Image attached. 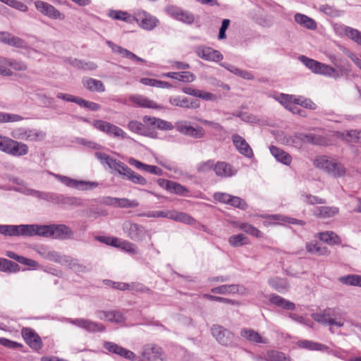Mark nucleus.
Masks as SVG:
<instances>
[{"label":"nucleus","instance_id":"14","mask_svg":"<svg viewBox=\"0 0 361 361\" xmlns=\"http://www.w3.org/2000/svg\"><path fill=\"white\" fill-rule=\"evenodd\" d=\"M22 336L25 343L33 350L38 351L42 347L41 338L36 332L30 328L22 329Z\"/></svg>","mask_w":361,"mask_h":361},{"label":"nucleus","instance_id":"6","mask_svg":"<svg viewBox=\"0 0 361 361\" xmlns=\"http://www.w3.org/2000/svg\"><path fill=\"white\" fill-rule=\"evenodd\" d=\"M92 125L95 128L110 137L123 140L128 138L127 133L123 129L109 122L102 120H94L92 122Z\"/></svg>","mask_w":361,"mask_h":361},{"label":"nucleus","instance_id":"59","mask_svg":"<svg viewBox=\"0 0 361 361\" xmlns=\"http://www.w3.org/2000/svg\"><path fill=\"white\" fill-rule=\"evenodd\" d=\"M338 281L344 285L357 286L358 274H348L343 276L338 279Z\"/></svg>","mask_w":361,"mask_h":361},{"label":"nucleus","instance_id":"51","mask_svg":"<svg viewBox=\"0 0 361 361\" xmlns=\"http://www.w3.org/2000/svg\"><path fill=\"white\" fill-rule=\"evenodd\" d=\"M343 137L348 142H361V130H348L346 133H343Z\"/></svg>","mask_w":361,"mask_h":361},{"label":"nucleus","instance_id":"39","mask_svg":"<svg viewBox=\"0 0 361 361\" xmlns=\"http://www.w3.org/2000/svg\"><path fill=\"white\" fill-rule=\"evenodd\" d=\"M319 239L329 245H340L341 238L333 231H325L319 233Z\"/></svg>","mask_w":361,"mask_h":361},{"label":"nucleus","instance_id":"12","mask_svg":"<svg viewBox=\"0 0 361 361\" xmlns=\"http://www.w3.org/2000/svg\"><path fill=\"white\" fill-rule=\"evenodd\" d=\"M68 322L90 333L102 332L105 330L103 324L87 319H68Z\"/></svg>","mask_w":361,"mask_h":361},{"label":"nucleus","instance_id":"46","mask_svg":"<svg viewBox=\"0 0 361 361\" xmlns=\"http://www.w3.org/2000/svg\"><path fill=\"white\" fill-rule=\"evenodd\" d=\"M125 179L128 180L135 184L141 185H145L147 183V180L144 177L135 173L131 169H130L128 173H126Z\"/></svg>","mask_w":361,"mask_h":361},{"label":"nucleus","instance_id":"13","mask_svg":"<svg viewBox=\"0 0 361 361\" xmlns=\"http://www.w3.org/2000/svg\"><path fill=\"white\" fill-rule=\"evenodd\" d=\"M123 228L128 237L135 241L142 240L145 234V229L142 226L130 221L124 222Z\"/></svg>","mask_w":361,"mask_h":361},{"label":"nucleus","instance_id":"35","mask_svg":"<svg viewBox=\"0 0 361 361\" xmlns=\"http://www.w3.org/2000/svg\"><path fill=\"white\" fill-rule=\"evenodd\" d=\"M269 301L271 303L277 307H282L284 310H293L295 308V305L293 302L286 300L283 298L276 294L270 295Z\"/></svg>","mask_w":361,"mask_h":361},{"label":"nucleus","instance_id":"42","mask_svg":"<svg viewBox=\"0 0 361 361\" xmlns=\"http://www.w3.org/2000/svg\"><path fill=\"white\" fill-rule=\"evenodd\" d=\"M16 190L26 195H31L37 197L39 200H42L48 202L49 192L39 191L30 188H17Z\"/></svg>","mask_w":361,"mask_h":361},{"label":"nucleus","instance_id":"38","mask_svg":"<svg viewBox=\"0 0 361 361\" xmlns=\"http://www.w3.org/2000/svg\"><path fill=\"white\" fill-rule=\"evenodd\" d=\"M171 220L188 225H193L196 222V220L191 215L176 210H172Z\"/></svg>","mask_w":361,"mask_h":361},{"label":"nucleus","instance_id":"49","mask_svg":"<svg viewBox=\"0 0 361 361\" xmlns=\"http://www.w3.org/2000/svg\"><path fill=\"white\" fill-rule=\"evenodd\" d=\"M306 250L310 253L319 255H326L329 254L328 249L326 247H320L318 244L312 242L307 243Z\"/></svg>","mask_w":361,"mask_h":361},{"label":"nucleus","instance_id":"31","mask_svg":"<svg viewBox=\"0 0 361 361\" xmlns=\"http://www.w3.org/2000/svg\"><path fill=\"white\" fill-rule=\"evenodd\" d=\"M268 284L279 293H285L289 288V284L286 279L274 276L268 280Z\"/></svg>","mask_w":361,"mask_h":361},{"label":"nucleus","instance_id":"11","mask_svg":"<svg viewBox=\"0 0 361 361\" xmlns=\"http://www.w3.org/2000/svg\"><path fill=\"white\" fill-rule=\"evenodd\" d=\"M161 348L154 344L143 346L140 361H164Z\"/></svg>","mask_w":361,"mask_h":361},{"label":"nucleus","instance_id":"27","mask_svg":"<svg viewBox=\"0 0 361 361\" xmlns=\"http://www.w3.org/2000/svg\"><path fill=\"white\" fill-rule=\"evenodd\" d=\"M339 213V208L337 207H327V206H320L316 207L313 209L314 216L322 218V219H329L334 217Z\"/></svg>","mask_w":361,"mask_h":361},{"label":"nucleus","instance_id":"19","mask_svg":"<svg viewBox=\"0 0 361 361\" xmlns=\"http://www.w3.org/2000/svg\"><path fill=\"white\" fill-rule=\"evenodd\" d=\"M169 103L174 106L185 109H197L200 107L198 101H190L188 97L183 96L171 97L169 98Z\"/></svg>","mask_w":361,"mask_h":361},{"label":"nucleus","instance_id":"40","mask_svg":"<svg viewBox=\"0 0 361 361\" xmlns=\"http://www.w3.org/2000/svg\"><path fill=\"white\" fill-rule=\"evenodd\" d=\"M108 166L117 172L120 176H121L123 178H126V173H128V171L130 168H129L124 163L121 162L119 160H117L114 158L109 163Z\"/></svg>","mask_w":361,"mask_h":361},{"label":"nucleus","instance_id":"50","mask_svg":"<svg viewBox=\"0 0 361 361\" xmlns=\"http://www.w3.org/2000/svg\"><path fill=\"white\" fill-rule=\"evenodd\" d=\"M23 120V117L18 114H9L0 111V123H14Z\"/></svg>","mask_w":361,"mask_h":361},{"label":"nucleus","instance_id":"4","mask_svg":"<svg viewBox=\"0 0 361 361\" xmlns=\"http://www.w3.org/2000/svg\"><path fill=\"white\" fill-rule=\"evenodd\" d=\"M35 224L0 225V234L5 236H35Z\"/></svg>","mask_w":361,"mask_h":361},{"label":"nucleus","instance_id":"47","mask_svg":"<svg viewBox=\"0 0 361 361\" xmlns=\"http://www.w3.org/2000/svg\"><path fill=\"white\" fill-rule=\"evenodd\" d=\"M20 268L18 264L5 258H0V270L3 271L16 272Z\"/></svg>","mask_w":361,"mask_h":361},{"label":"nucleus","instance_id":"43","mask_svg":"<svg viewBox=\"0 0 361 361\" xmlns=\"http://www.w3.org/2000/svg\"><path fill=\"white\" fill-rule=\"evenodd\" d=\"M238 227L240 230L243 231L252 236L256 238H262L263 236L262 232L248 223H240Z\"/></svg>","mask_w":361,"mask_h":361},{"label":"nucleus","instance_id":"7","mask_svg":"<svg viewBox=\"0 0 361 361\" xmlns=\"http://www.w3.org/2000/svg\"><path fill=\"white\" fill-rule=\"evenodd\" d=\"M53 176L60 182L63 183L65 185L76 188L78 190H91L98 186V183L92 182V181H85V180H78L75 179H73L70 177L59 175V174H53Z\"/></svg>","mask_w":361,"mask_h":361},{"label":"nucleus","instance_id":"21","mask_svg":"<svg viewBox=\"0 0 361 361\" xmlns=\"http://www.w3.org/2000/svg\"><path fill=\"white\" fill-rule=\"evenodd\" d=\"M28 152L29 147L27 144L12 139L7 154L18 157L25 156Z\"/></svg>","mask_w":361,"mask_h":361},{"label":"nucleus","instance_id":"30","mask_svg":"<svg viewBox=\"0 0 361 361\" xmlns=\"http://www.w3.org/2000/svg\"><path fill=\"white\" fill-rule=\"evenodd\" d=\"M130 101L140 107L149 109L160 108L156 102L142 95H133L130 97Z\"/></svg>","mask_w":361,"mask_h":361},{"label":"nucleus","instance_id":"1","mask_svg":"<svg viewBox=\"0 0 361 361\" xmlns=\"http://www.w3.org/2000/svg\"><path fill=\"white\" fill-rule=\"evenodd\" d=\"M66 240L73 238L74 232L64 224L37 225L35 224V236Z\"/></svg>","mask_w":361,"mask_h":361},{"label":"nucleus","instance_id":"36","mask_svg":"<svg viewBox=\"0 0 361 361\" xmlns=\"http://www.w3.org/2000/svg\"><path fill=\"white\" fill-rule=\"evenodd\" d=\"M294 20L297 23L307 29L313 30L317 28L315 20L305 14L296 13L294 16Z\"/></svg>","mask_w":361,"mask_h":361},{"label":"nucleus","instance_id":"48","mask_svg":"<svg viewBox=\"0 0 361 361\" xmlns=\"http://www.w3.org/2000/svg\"><path fill=\"white\" fill-rule=\"evenodd\" d=\"M316 74H321L326 76H330V77H338V73L336 72L335 68L333 67L322 63L320 62V66L317 67V69L316 71Z\"/></svg>","mask_w":361,"mask_h":361},{"label":"nucleus","instance_id":"58","mask_svg":"<svg viewBox=\"0 0 361 361\" xmlns=\"http://www.w3.org/2000/svg\"><path fill=\"white\" fill-rule=\"evenodd\" d=\"M267 361H288L285 354L277 350L267 352Z\"/></svg>","mask_w":361,"mask_h":361},{"label":"nucleus","instance_id":"29","mask_svg":"<svg viewBox=\"0 0 361 361\" xmlns=\"http://www.w3.org/2000/svg\"><path fill=\"white\" fill-rule=\"evenodd\" d=\"M127 127L131 132L142 136H152L153 134V132L148 127L145 126L144 123L136 120L129 121Z\"/></svg>","mask_w":361,"mask_h":361},{"label":"nucleus","instance_id":"44","mask_svg":"<svg viewBox=\"0 0 361 361\" xmlns=\"http://www.w3.org/2000/svg\"><path fill=\"white\" fill-rule=\"evenodd\" d=\"M71 64L73 66L85 71H94L97 68V64L92 61H85L76 59L71 60Z\"/></svg>","mask_w":361,"mask_h":361},{"label":"nucleus","instance_id":"28","mask_svg":"<svg viewBox=\"0 0 361 361\" xmlns=\"http://www.w3.org/2000/svg\"><path fill=\"white\" fill-rule=\"evenodd\" d=\"M297 345L300 348L306 349L311 351H329V348L327 345L310 340H300L297 342Z\"/></svg>","mask_w":361,"mask_h":361},{"label":"nucleus","instance_id":"34","mask_svg":"<svg viewBox=\"0 0 361 361\" xmlns=\"http://www.w3.org/2000/svg\"><path fill=\"white\" fill-rule=\"evenodd\" d=\"M271 154L276 158V159L285 165H289L291 163L292 158L290 154L286 153L283 149L271 145L269 147Z\"/></svg>","mask_w":361,"mask_h":361},{"label":"nucleus","instance_id":"32","mask_svg":"<svg viewBox=\"0 0 361 361\" xmlns=\"http://www.w3.org/2000/svg\"><path fill=\"white\" fill-rule=\"evenodd\" d=\"M84 87L91 92H103L105 91V87L101 80L88 78L82 80Z\"/></svg>","mask_w":361,"mask_h":361},{"label":"nucleus","instance_id":"45","mask_svg":"<svg viewBox=\"0 0 361 361\" xmlns=\"http://www.w3.org/2000/svg\"><path fill=\"white\" fill-rule=\"evenodd\" d=\"M228 243L232 247H240L249 243L248 238L243 234L233 235L229 237Z\"/></svg>","mask_w":361,"mask_h":361},{"label":"nucleus","instance_id":"23","mask_svg":"<svg viewBox=\"0 0 361 361\" xmlns=\"http://www.w3.org/2000/svg\"><path fill=\"white\" fill-rule=\"evenodd\" d=\"M240 336L252 343H269L268 338L262 337L258 332L251 329L243 328L240 331Z\"/></svg>","mask_w":361,"mask_h":361},{"label":"nucleus","instance_id":"41","mask_svg":"<svg viewBox=\"0 0 361 361\" xmlns=\"http://www.w3.org/2000/svg\"><path fill=\"white\" fill-rule=\"evenodd\" d=\"M343 33L352 41L361 47V32L349 26L343 27Z\"/></svg>","mask_w":361,"mask_h":361},{"label":"nucleus","instance_id":"53","mask_svg":"<svg viewBox=\"0 0 361 361\" xmlns=\"http://www.w3.org/2000/svg\"><path fill=\"white\" fill-rule=\"evenodd\" d=\"M215 162L213 159H209L204 161L198 163L196 166V169L198 173H204L211 170H214Z\"/></svg>","mask_w":361,"mask_h":361},{"label":"nucleus","instance_id":"60","mask_svg":"<svg viewBox=\"0 0 361 361\" xmlns=\"http://www.w3.org/2000/svg\"><path fill=\"white\" fill-rule=\"evenodd\" d=\"M228 205L240 209L241 210H245L248 207L247 204L243 199L233 195H231Z\"/></svg>","mask_w":361,"mask_h":361},{"label":"nucleus","instance_id":"9","mask_svg":"<svg viewBox=\"0 0 361 361\" xmlns=\"http://www.w3.org/2000/svg\"><path fill=\"white\" fill-rule=\"evenodd\" d=\"M211 331L219 344L228 346L233 343V334L222 326L214 324L212 326Z\"/></svg>","mask_w":361,"mask_h":361},{"label":"nucleus","instance_id":"20","mask_svg":"<svg viewBox=\"0 0 361 361\" xmlns=\"http://www.w3.org/2000/svg\"><path fill=\"white\" fill-rule=\"evenodd\" d=\"M245 290V287L238 284L221 285L212 288L211 292L215 294L232 295L235 293L243 294Z\"/></svg>","mask_w":361,"mask_h":361},{"label":"nucleus","instance_id":"54","mask_svg":"<svg viewBox=\"0 0 361 361\" xmlns=\"http://www.w3.org/2000/svg\"><path fill=\"white\" fill-rule=\"evenodd\" d=\"M59 204L79 207L82 205V200L75 197L61 195Z\"/></svg>","mask_w":361,"mask_h":361},{"label":"nucleus","instance_id":"26","mask_svg":"<svg viewBox=\"0 0 361 361\" xmlns=\"http://www.w3.org/2000/svg\"><path fill=\"white\" fill-rule=\"evenodd\" d=\"M137 22L141 21V27L147 30H152L155 27L157 26L159 23V20L150 14L147 13L145 11H142L138 14V17L137 18Z\"/></svg>","mask_w":361,"mask_h":361},{"label":"nucleus","instance_id":"22","mask_svg":"<svg viewBox=\"0 0 361 361\" xmlns=\"http://www.w3.org/2000/svg\"><path fill=\"white\" fill-rule=\"evenodd\" d=\"M35 251L44 259L56 263L60 262L61 255L55 250L49 249L47 246H37L35 247Z\"/></svg>","mask_w":361,"mask_h":361},{"label":"nucleus","instance_id":"24","mask_svg":"<svg viewBox=\"0 0 361 361\" xmlns=\"http://www.w3.org/2000/svg\"><path fill=\"white\" fill-rule=\"evenodd\" d=\"M97 316L101 320H106L108 322L117 324L123 323L125 321L123 314L117 310L98 311L97 312Z\"/></svg>","mask_w":361,"mask_h":361},{"label":"nucleus","instance_id":"5","mask_svg":"<svg viewBox=\"0 0 361 361\" xmlns=\"http://www.w3.org/2000/svg\"><path fill=\"white\" fill-rule=\"evenodd\" d=\"M11 136L16 140L37 142L43 140L46 133L42 130L21 127L13 129Z\"/></svg>","mask_w":361,"mask_h":361},{"label":"nucleus","instance_id":"10","mask_svg":"<svg viewBox=\"0 0 361 361\" xmlns=\"http://www.w3.org/2000/svg\"><path fill=\"white\" fill-rule=\"evenodd\" d=\"M194 51L198 57L205 61L219 62L224 58L219 51L204 45L196 47Z\"/></svg>","mask_w":361,"mask_h":361},{"label":"nucleus","instance_id":"56","mask_svg":"<svg viewBox=\"0 0 361 361\" xmlns=\"http://www.w3.org/2000/svg\"><path fill=\"white\" fill-rule=\"evenodd\" d=\"M200 123L209 126L212 130L216 132L219 135H222L225 133L224 128L219 123L214 121H210L208 120H205L203 118H197V119Z\"/></svg>","mask_w":361,"mask_h":361},{"label":"nucleus","instance_id":"37","mask_svg":"<svg viewBox=\"0 0 361 361\" xmlns=\"http://www.w3.org/2000/svg\"><path fill=\"white\" fill-rule=\"evenodd\" d=\"M273 97L288 110L296 109V106L293 104V94L280 93L279 94L274 95Z\"/></svg>","mask_w":361,"mask_h":361},{"label":"nucleus","instance_id":"16","mask_svg":"<svg viewBox=\"0 0 361 361\" xmlns=\"http://www.w3.org/2000/svg\"><path fill=\"white\" fill-rule=\"evenodd\" d=\"M214 171L216 176L227 178L235 176L238 171L231 164L219 161L215 163Z\"/></svg>","mask_w":361,"mask_h":361},{"label":"nucleus","instance_id":"64","mask_svg":"<svg viewBox=\"0 0 361 361\" xmlns=\"http://www.w3.org/2000/svg\"><path fill=\"white\" fill-rule=\"evenodd\" d=\"M78 259H74L68 255H61V260L59 264L68 267L69 269H73L78 263Z\"/></svg>","mask_w":361,"mask_h":361},{"label":"nucleus","instance_id":"57","mask_svg":"<svg viewBox=\"0 0 361 361\" xmlns=\"http://www.w3.org/2000/svg\"><path fill=\"white\" fill-rule=\"evenodd\" d=\"M299 60L314 73H316L317 67L320 66V62L314 59H310L305 56H299Z\"/></svg>","mask_w":361,"mask_h":361},{"label":"nucleus","instance_id":"33","mask_svg":"<svg viewBox=\"0 0 361 361\" xmlns=\"http://www.w3.org/2000/svg\"><path fill=\"white\" fill-rule=\"evenodd\" d=\"M108 16L114 20H122L128 23H133L135 20H137L136 17L121 10H109Z\"/></svg>","mask_w":361,"mask_h":361},{"label":"nucleus","instance_id":"52","mask_svg":"<svg viewBox=\"0 0 361 361\" xmlns=\"http://www.w3.org/2000/svg\"><path fill=\"white\" fill-rule=\"evenodd\" d=\"M167 191L178 195H185L186 193L189 192L188 189L186 187L173 180H171L170 186Z\"/></svg>","mask_w":361,"mask_h":361},{"label":"nucleus","instance_id":"55","mask_svg":"<svg viewBox=\"0 0 361 361\" xmlns=\"http://www.w3.org/2000/svg\"><path fill=\"white\" fill-rule=\"evenodd\" d=\"M139 202L136 200L117 197L116 207L135 208L139 206Z\"/></svg>","mask_w":361,"mask_h":361},{"label":"nucleus","instance_id":"18","mask_svg":"<svg viewBox=\"0 0 361 361\" xmlns=\"http://www.w3.org/2000/svg\"><path fill=\"white\" fill-rule=\"evenodd\" d=\"M232 141L235 148L241 154L247 158L253 157L254 154L252 148L243 137L235 134L232 136Z\"/></svg>","mask_w":361,"mask_h":361},{"label":"nucleus","instance_id":"17","mask_svg":"<svg viewBox=\"0 0 361 361\" xmlns=\"http://www.w3.org/2000/svg\"><path fill=\"white\" fill-rule=\"evenodd\" d=\"M106 44L109 46V48H111V51L117 54L121 55L122 57L128 59L130 60H132L135 62H140V63H146V60L137 56L134 53L131 52L130 51L128 50L127 49H125L111 41H106Z\"/></svg>","mask_w":361,"mask_h":361},{"label":"nucleus","instance_id":"3","mask_svg":"<svg viewBox=\"0 0 361 361\" xmlns=\"http://www.w3.org/2000/svg\"><path fill=\"white\" fill-rule=\"evenodd\" d=\"M317 168L321 169L336 178L343 177L346 173V169L341 162L326 156H320L314 161Z\"/></svg>","mask_w":361,"mask_h":361},{"label":"nucleus","instance_id":"15","mask_svg":"<svg viewBox=\"0 0 361 361\" xmlns=\"http://www.w3.org/2000/svg\"><path fill=\"white\" fill-rule=\"evenodd\" d=\"M104 348L109 352L118 355L127 360H135L136 359V355L133 352L113 342H105L104 343Z\"/></svg>","mask_w":361,"mask_h":361},{"label":"nucleus","instance_id":"2","mask_svg":"<svg viewBox=\"0 0 361 361\" xmlns=\"http://www.w3.org/2000/svg\"><path fill=\"white\" fill-rule=\"evenodd\" d=\"M346 313L338 307L326 308L322 312L312 314L313 319L320 324L330 326V331H333L332 326L342 327L345 324Z\"/></svg>","mask_w":361,"mask_h":361},{"label":"nucleus","instance_id":"8","mask_svg":"<svg viewBox=\"0 0 361 361\" xmlns=\"http://www.w3.org/2000/svg\"><path fill=\"white\" fill-rule=\"evenodd\" d=\"M35 6L39 13L49 18L61 20L65 18V16L63 13L47 2L37 0L35 1Z\"/></svg>","mask_w":361,"mask_h":361},{"label":"nucleus","instance_id":"61","mask_svg":"<svg viewBox=\"0 0 361 361\" xmlns=\"http://www.w3.org/2000/svg\"><path fill=\"white\" fill-rule=\"evenodd\" d=\"M0 1L22 12H26L28 10L26 4L18 0H0Z\"/></svg>","mask_w":361,"mask_h":361},{"label":"nucleus","instance_id":"63","mask_svg":"<svg viewBox=\"0 0 361 361\" xmlns=\"http://www.w3.org/2000/svg\"><path fill=\"white\" fill-rule=\"evenodd\" d=\"M195 75L190 71L178 72L177 80L183 82H192L195 80Z\"/></svg>","mask_w":361,"mask_h":361},{"label":"nucleus","instance_id":"25","mask_svg":"<svg viewBox=\"0 0 361 361\" xmlns=\"http://www.w3.org/2000/svg\"><path fill=\"white\" fill-rule=\"evenodd\" d=\"M296 139H298L304 143H309L312 145H324L326 139L324 137L314 134V133H296L295 135Z\"/></svg>","mask_w":361,"mask_h":361},{"label":"nucleus","instance_id":"62","mask_svg":"<svg viewBox=\"0 0 361 361\" xmlns=\"http://www.w3.org/2000/svg\"><path fill=\"white\" fill-rule=\"evenodd\" d=\"M129 290H131L133 293H152V290L149 288L138 282L129 283Z\"/></svg>","mask_w":361,"mask_h":361}]
</instances>
